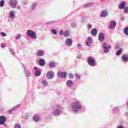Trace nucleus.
I'll return each instance as SVG.
<instances>
[{"instance_id":"nucleus-18","label":"nucleus","mask_w":128,"mask_h":128,"mask_svg":"<svg viewBox=\"0 0 128 128\" xmlns=\"http://www.w3.org/2000/svg\"><path fill=\"white\" fill-rule=\"evenodd\" d=\"M18 107H20V106L17 105L16 106H15V107H14L12 109H11V110H9V114H12L13 111H15L16 110V109H18Z\"/></svg>"},{"instance_id":"nucleus-2","label":"nucleus","mask_w":128,"mask_h":128,"mask_svg":"<svg viewBox=\"0 0 128 128\" xmlns=\"http://www.w3.org/2000/svg\"><path fill=\"white\" fill-rule=\"evenodd\" d=\"M27 36L30 38H32L34 40H36V38H37V35L36 32L30 30H28L27 31Z\"/></svg>"},{"instance_id":"nucleus-47","label":"nucleus","mask_w":128,"mask_h":128,"mask_svg":"<svg viewBox=\"0 0 128 128\" xmlns=\"http://www.w3.org/2000/svg\"><path fill=\"white\" fill-rule=\"evenodd\" d=\"M88 4V6H90V4Z\"/></svg>"},{"instance_id":"nucleus-41","label":"nucleus","mask_w":128,"mask_h":128,"mask_svg":"<svg viewBox=\"0 0 128 128\" xmlns=\"http://www.w3.org/2000/svg\"><path fill=\"white\" fill-rule=\"evenodd\" d=\"M11 52H12V54H15V52H14V50H11Z\"/></svg>"},{"instance_id":"nucleus-1","label":"nucleus","mask_w":128,"mask_h":128,"mask_svg":"<svg viewBox=\"0 0 128 128\" xmlns=\"http://www.w3.org/2000/svg\"><path fill=\"white\" fill-rule=\"evenodd\" d=\"M72 108L74 112H77L78 110H80L82 109V106L80 101H76V102L72 103Z\"/></svg>"},{"instance_id":"nucleus-44","label":"nucleus","mask_w":128,"mask_h":128,"mask_svg":"<svg viewBox=\"0 0 128 128\" xmlns=\"http://www.w3.org/2000/svg\"><path fill=\"white\" fill-rule=\"evenodd\" d=\"M18 10H20L21 9V6H18Z\"/></svg>"},{"instance_id":"nucleus-28","label":"nucleus","mask_w":128,"mask_h":128,"mask_svg":"<svg viewBox=\"0 0 128 128\" xmlns=\"http://www.w3.org/2000/svg\"><path fill=\"white\" fill-rule=\"evenodd\" d=\"M42 84L44 85V86H47L48 83L46 80H42Z\"/></svg>"},{"instance_id":"nucleus-6","label":"nucleus","mask_w":128,"mask_h":128,"mask_svg":"<svg viewBox=\"0 0 128 128\" xmlns=\"http://www.w3.org/2000/svg\"><path fill=\"white\" fill-rule=\"evenodd\" d=\"M60 34L64 35L66 38H68L70 36V32L69 30H66L65 32H63V30H60L59 32Z\"/></svg>"},{"instance_id":"nucleus-49","label":"nucleus","mask_w":128,"mask_h":128,"mask_svg":"<svg viewBox=\"0 0 128 128\" xmlns=\"http://www.w3.org/2000/svg\"><path fill=\"white\" fill-rule=\"evenodd\" d=\"M116 48H118L117 46H116Z\"/></svg>"},{"instance_id":"nucleus-30","label":"nucleus","mask_w":128,"mask_h":128,"mask_svg":"<svg viewBox=\"0 0 128 128\" xmlns=\"http://www.w3.org/2000/svg\"><path fill=\"white\" fill-rule=\"evenodd\" d=\"M124 12L125 14H127L128 12V6H125L124 8Z\"/></svg>"},{"instance_id":"nucleus-11","label":"nucleus","mask_w":128,"mask_h":128,"mask_svg":"<svg viewBox=\"0 0 128 128\" xmlns=\"http://www.w3.org/2000/svg\"><path fill=\"white\" fill-rule=\"evenodd\" d=\"M6 121V118L5 116H0V125H3Z\"/></svg>"},{"instance_id":"nucleus-17","label":"nucleus","mask_w":128,"mask_h":128,"mask_svg":"<svg viewBox=\"0 0 128 128\" xmlns=\"http://www.w3.org/2000/svg\"><path fill=\"white\" fill-rule=\"evenodd\" d=\"M38 64H39L40 66H44L46 64V62H45L44 60H43L42 58L41 60H40L38 62Z\"/></svg>"},{"instance_id":"nucleus-38","label":"nucleus","mask_w":128,"mask_h":128,"mask_svg":"<svg viewBox=\"0 0 128 128\" xmlns=\"http://www.w3.org/2000/svg\"><path fill=\"white\" fill-rule=\"evenodd\" d=\"M36 6V3H34V4H32V8H34L35 6Z\"/></svg>"},{"instance_id":"nucleus-37","label":"nucleus","mask_w":128,"mask_h":128,"mask_svg":"<svg viewBox=\"0 0 128 128\" xmlns=\"http://www.w3.org/2000/svg\"><path fill=\"white\" fill-rule=\"evenodd\" d=\"M1 34L3 36H6V32H1Z\"/></svg>"},{"instance_id":"nucleus-27","label":"nucleus","mask_w":128,"mask_h":128,"mask_svg":"<svg viewBox=\"0 0 128 128\" xmlns=\"http://www.w3.org/2000/svg\"><path fill=\"white\" fill-rule=\"evenodd\" d=\"M122 48H120V50H118L117 51V52L116 53V56H120L122 52Z\"/></svg>"},{"instance_id":"nucleus-12","label":"nucleus","mask_w":128,"mask_h":128,"mask_svg":"<svg viewBox=\"0 0 128 128\" xmlns=\"http://www.w3.org/2000/svg\"><path fill=\"white\" fill-rule=\"evenodd\" d=\"M105 38V36L103 32H100L98 35V40L100 41H104Z\"/></svg>"},{"instance_id":"nucleus-19","label":"nucleus","mask_w":128,"mask_h":128,"mask_svg":"<svg viewBox=\"0 0 128 128\" xmlns=\"http://www.w3.org/2000/svg\"><path fill=\"white\" fill-rule=\"evenodd\" d=\"M90 33L92 36H96L98 34V30L96 28H92Z\"/></svg>"},{"instance_id":"nucleus-43","label":"nucleus","mask_w":128,"mask_h":128,"mask_svg":"<svg viewBox=\"0 0 128 128\" xmlns=\"http://www.w3.org/2000/svg\"><path fill=\"white\" fill-rule=\"evenodd\" d=\"M1 47L2 48H5V46H4L3 44H1Z\"/></svg>"},{"instance_id":"nucleus-14","label":"nucleus","mask_w":128,"mask_h":128,"mask_svg":"<svg viewBox=\"0 0 128 128\" xmlns=\"http://www.w3.org/2000/svg\"><path fill=\"white\" fill-rule=\"evenodd\" d=\"M40 118H41L38 114H35L33 117V119L36 122H38Z\"/></svg>"},{"instance_id":"nucleus-15","label":"nucleus","mask_w":128,"mask_h":128,"mask_svg":"<svg viewBox=\"0 0 128 128\" xmlns=\"http://www.w3.org/2000/svg\"><path fill=\"white\" fill-rule=\"evenodd\" d=\"M16 12L14 10H10L9 17L10 18H14Z\"/></svg>"},{"instance_id":"nucleus-35","label":"nucleus","mask_w":128,"mask_h":128,"mask_svg":"<svg viewBox=\"0 0 128 128\" xmlns=\"http://www.w3.org/2000/svg\"><path fill=\"white\" fill-rule=\"evenodd\" d=\"M52 34H57L56 31L54 29L52 30Z\"/></svg>"},{"instance_id":"nucleus-31","label":"nucleus","mask_w":128,"mask_h":128,"mask_svg":"<svg viewBox=\"0 0 128 128\" xmlns=\"http://www.w3.org/2000/svg\"><path fill=\"white\" fill-rule=\"evenodd\" d=\"M55 65V62H50V66H51V68H54Z\"/></svg>"},{"instance_id":"nucleus-33","label":"nucleus","mask_w":128,"mask_h":128,"mask_svg":"<svg viewBox=\"0 0 128 128\" xmlns=\"http://www.w3.org/2000/svg\"><path fill=\"white\" fill-rule=\"evenodd\" d=\"M75 76L76 78L78 79H80V75H79V74H78V73H76Z\"/></svg>"},{"instance_id":"nucleus-26","label":"nucleus","mask_w":128,"mask_h":128,"mask_svg":"<svg viewBox=\"0 0 128 128\" xmlns=\"http://www.w3.org/2000/svg\"><path fill=\"white\" fill-rule=\"evenodd\" d=\"M124 34H126V36H128V26L125 28L124 30Z\"/></svg>"},{"instance_id":"nucleus-45","label":"nucleus","mask_w":128,"mask_h":128,"mask_svg":"<svg viewBox=\"0 0 128 128\" xmlns=\"http://www.w3.org/2000/svg\"><path fill=\"white\" fill-rule=\"evenodd\" d=\"M108 48H111V46H108Z\"/></svg>"},{"instance_id":"nucleus-25","label":"nucleus","mask_w":128,"mask_h":128,"mask_svg":"<svg viewBox=\"0 0 128 128\" xmlns=\"http://www.w3.org/2000/svg\"><path fill=\"white\" fill-rule=\"evenodd\" d=\"M122 58L124 62H128V58L125 54H124L122 56Z\"/></svg>"},{"instance_id":"nucleus-42","label":"nucleus","mask_w":128,"mask_h":128,"mask_svg":"<svg viewBox=\"0 0 128 128\" xmlns=\"http://www.w3.org/2000/svg\"><path fill=\"white\" fill-rule=\"evenodd\" d=\"M117 128H125L124 127H123L122 126H118Z\"/></svg>"},{"instance_id":"nucleus-21","label":"nucleus","mask_w":128,"mask_h":128,"mask_svg":"<svg viewBox=\"0 0 128 128\" xmlns=\"http://www.w3.org/2000/svg\"><path fill=\"white\" fill-rule=\"evenodd\" d=\"M88 42H86V46H90V43H92V38L88 36Z\"/></svg>"},{"instance_id":"nucleus-39","label":"nucleus","mask_w":128,"mask_h":128,"mask_svg":"<svg viewBox=\"0 0 128 128\" xmlns=\"http://www.w3.org/2000/svg\"><path fill=\"white\" fill-rule=\"evenodd\" d=\"M88 28H92V24H89V25L88 26Z\"/></svg>"},{"instance_id":"nucleus-34","label":"nucleus","mask_w":128,"mask_h":128,"mask_svg":"<svg viewBox=\"0 0 128 128\" xmlns=\"http://www.w3.org/2000/svg\"><path fill=\"white\" fill-rule=\"evenodd\" d=\"M69 78H74V74H72V73H70V74H69Z\"/></svg>"},{"instance_id":"nucleus-9","label":"nucleus","mask_w":128,"mask_h":128,"mask_svg":"<svg viewBox=\"0 0 128 128\" xmlns=\"http://www.w3.org/2000/svg\"><path fill=\"white\" fill-rule=\"evenodd\" d=\"M34 70H35L34 75L36 76H40L41 74V72L40 70H39L38 68L35 67L34 68Z\"/></svg>"},{"instance_id":"nucleus-16","label":"nucleus","mask_w":128,"mask_h":128,"mask_svg":"<svg viewBox=\"0 0 128 128\" xmlns=\"http://www.w3.org/2000/svg\"><path fill=\"white\" fill-rule=\"evenodd\" d=\"M103 47H104V52H108L109 50H108V48L107 46V44L106 42L104 43L103 44Z\"/></svg>"},{"instance_id":"nucleus-40","label":"nucleus","mask_w":128,"mask_h":128,"mask_svg":"<svg viewBox=\"0 0 128 128\" xmlns=\"http://www.w3.org/2000/svg\"><path fill=\"white\" fill-rule=\"evenodd\" d=\"M82 46L80 44H78V48H81Z\"/></svg>"},{"instance_id":"nucleus-22","label":"nucleus","mask_w":128,"mask_h":128,"mask_svg":"<svg viewBox=\"0 0 128 128\" xmlns=\"http://www.w3.org/2000/svg\"><path fill=\"white\" fill-rule=\"evenodd\" d=\"M108 12L106 10H102V12L101 13V16H108Z\"/></svg>"},{"instance_id":"nucleus-29","label":"nucleus","mask_w":128,"mask_h":128,"mask_svg":"<svg viewBox=\"0 0 128 128\" xmlns=\"http://www.w3.org/2000/svg\"><path fill=\"white\" fill-rule=\"evenodd\" d=\"M4 0H2V1H0V6H4Z\"/></svg>"},{"instance_id":"nucleus-32","label":"nucleus","mask_w":128,"mask_h":128,"mask_svg":"<svg viewBox=\"0 0 128 128\" xmlns=\"http://www.w3.org/2000/svg\"><path fill=\"white\" fill-rule=\"evenodd\" d=\"M14 128H22L20 124H15Z\"/></svg>"},{"instance_id":"nucleus-36","label":"nucleus","mask_w":128,"mask_h":128,"mask_svg":"<svg viewBox=\"0 0 128 128\" xmlns=\"http://www.w3.org/2000/svg\"><path fill=\"white\" fill-rule=\"evenodd\" d=\"M21 38L20 34H18V36L16 37V40H18V38Z\"/></svg>"},{"instance_id":"nucleus-10","label":"nucleus","mask_w":128,"mask_h":128,"mask_svg":"<svg viewBox=\"0 0 128 128\" xmlns=\"http://www.w3.org/2000/svg\"><path fill=\"white\" fill-rule=\"evenodd\" d=\"M72 42H73L71 38H67L66 40V44L68 46H72Z\"/></svg>"},{"instance_id":"nucleus-20","label":"nucleus","mask_w":128,"mask_h":128,"mask_svg":"<svg viewBox=\"0 0 128 128\" xmlns=\"http://www.w3.org/2000/svg\"><path fill=\"white\" fill-rule=\"evenodd\" d=\"M36 54L38 56H42L44 55V52L43 50H38Z\"/></svg>"},{"instance_id":"nucleus-46","label":"nucleus","mask_w":128,"mask_h":128,"mask_svg":"<svg viewBox=\"0 0 128 128\" xmlns=\"http://www.w3.org/2000/svg\"><path fill=\"white\" fill-rule=\"evenodd\" d=\"M81 56H77V58H80Z\"/></svg>"},{"instance_id":"nucleus-7","label":"nucleus","mask_w":128,"mask_h":128,"mask_svg":"<svg viewBox=\"0 0 128 128\" xmlns=\"http://www.w3.org/2000/svg\"><path fill=\"white\" fill-rule=\"evenodd\" d=\"M54 76L53 71H48V72H47L46 76L48 79H52L54 78Z\"/></svg>"},{"instance_id":"nucleus-13","label":"nucleus","mask_w":128,"mask_h":128,"mask_svg":"<svg viewBox=\"0 0 128 128\" xmlns=\"http://www.w3.org/2000/svg\"><path fill=\"white\" fill-rule=\"evenodd\" d=\"M116 26V22H115V20H112L110 22V28H115Z\"/></svg>"},{"instance_id":"nucleus-8","label":"nucleus","mask_w":128,"mask_h":128,"mask_svg":"<svg viewBox=\"0 0 128 128\" xmlns=\"http://www.w3.org/2000/svg\"><path fill=\"white\" fill-rule=\"evenodd\" d=\"M58 76L60 78H66V72H60V71L58 72Z\"/></svg>"},{"instance_id":"nucleus-24","label":"nucleus","mask_w":128,"mask_h":128,"mask_svg":"<svg viewBox=\"0 0 128 128\" xmlns=\"http://www.w3.org/2000/svg\"><path fill=\"white\" fill-rule=\"evenodd\" d=\"M66 84L68 86H72L73 85V82L72 81V80H68L66 81Z\"/></svg>"},{"instance_id":"nucleus-23","label":"nucleus","mask_w":128,"mask_h":128,"mask_svg":"<svg viewBox=\"0 0 128 128\" xmlns=\"http://www.w3.org/2000/svg\"><path fill=\"white\" fill-rule=\"evenodd\" d=\"M126 2H122V3L119 5V8H120V10L124 8V6H126Z\"/></svg>"},{"instance_id":"nucleus-5","label":"nucleus","mask_w":128,"mask_h":128,"mask_svg":"<svg viewBox=\"0 0 128 128\" xmlns=\"http://www.w3.org/2000/svg\"><path fill=\"white\" fill-rule=\"evenodd\" d=\"M9 4H10V6L11 8H15L17 6L18 1L17 0H10L9 1Z\"/></svg>"},{"instance_id":"nucleus-3","label":"nucleus","mask_w":128,"mask_h":128,"mask_svg":"<svg viewBox=\"0 0 128 128\" xmlns=\"http://www.w3.org/2000/svg\"><path fill=\"white\" fill-rule=\"evenodd\" d=\"M88 63L89 64V66H94L96 64V62L94 58L90 56L88 58Z\"/></svg>"},{"instance_id":"nucleus-4","label":"nucleus","mask_w":128,"mask_h":128,"mask_svg":"<svg viewBox=\"0 0 128 128\" xmlns=\"http://www.w3.org/2000/svg\"><path fill=\"white\" fill-rule=\"evenodd\" d=\"M56 108H57V109L54 110L53 112V114L54 116H58V115H59L60 112H62L60 106V105H57L56 106Z\"/></svg>"},{"instance_id":"nucleus-48","label":"nucleus","mask_w":128,"mask_h":128,"mask_svg":"<svg viewBox=\"0 0 128 128\" xmlns=\"http://www.w3.org/2000/svg\"><path fill=\"white\" fill-rule=\"evenodd\" d=\"M24 4H26V3H24Z\"/></svg>"}]
</instances>
